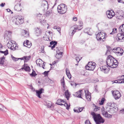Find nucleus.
<instances>
[{
    "label": "nucleus",
    "instance_id": "f257e3e1",
    "mask_svg": "<svg viewBox=\"0 0 124 124\" xmlns=\"http://www.w3.org/2000/svg\"><path fill=\"white\" fill-rule=\"evenodd\" d=\"M106 63L108 66L113 68L116 67L118 64L117 61L111 55H109L107 57Z\"/></svg>",
    "mask_w": 124,
    "mask_h": 124
},
{
    "label": "nucleus",
    "instance_id": "f03ea898",
    "mask_svg": "<svg viewBox=\"0 0 124 124\" xmlns=\"http://www.w3.org/2000/svg\"><path fill=\"white\" fill-rule=\"evenodd\" d=\"M91 114L93 116L96 124H100V123H103L104 122V120L103 119L100 114L95 113L93 112L91 113Z\"/></svg>",
    "mask_w": 124,
    "mask_h": 124
},
{
    "label": "nucleus",
    "instance_id": "7ed1b4c3",
    "mask_svg": "<svg viewBox=\"0 0 124 124\" xmlns=\"http://www.w3.org/2000/svg\"><path fill=\"white\" fill-rule=\"evenodd\" d=\"M57 9L58 13L62 14H64L66 12L67 8L66 5L62 3L58 6Z\"/></svg>",
    "mask_w": 124,
    "mask_h": 124
},
{
    "label": "nucleus",
    "instance_id": "20e7f679",
    "mask_svg": "<svg viewBox=\"0 0 124 124\" xmlns=\"http://www.w3.org/2000/svg\"><path fill=\"white\" fill-rule=\"evenodd\" d=\"M96 38L98 40L101 41L103 39H105L107 37L106 34L103 32H99L98 34H96Z\"/></svg>",
    "mask_w": 124,
    "mask_h": 124
},
{
    "label": "nucleus",
    "instance_id": "39448f33",
    "mask_svg": "<svg viewBox=\"0 0 124 124\" xmlns=\"http://www.w3.org/2000/svg\"><path fill=\"white\" fill-rule=\"evenodd\" d=\"M95 63L92 62H89L88 65L85 66V69L88 70L93 71L95 68L96 66L95 65Z\"/></svg>",
    "mask_w": 124,
    "mask_h": 124
},
{
    "label": "nucleus",
    "instance_id": "423d86ee",
    "mask_svg": "<svg viewBox=\"0 0 124 124\" xmlns=\"http://www.w3.org/2000/svg\"><path fill=\"white\" fill-rule=\"evenodd\" d=\"M15 24L17 25L22 24L24 22L23 18L22 16H17L16 17Z\"/></svg>",
    "mask_w": 124,
    "mask_h": 124
},
{
    "label": "nucleus",
    "instance_id": "0eeeda50",
    "mask_svg": "<svg viewBox=\"0 0 124 124\" xmlns=\"http://www.w3.org/2000/svg\"><path fill=\"white\" fill-rule=\"evenodd\" d=\"M111 92L113 97L116 100L118 99L121 97V94L118 91H112Z\"/></svg>",
    "mask_w": 124,
    "mask_h": 124
},
{
    "label": "nucleus",
    "instance_id": "6e6552de",
    "mask_svg": "<svg viewBox=\"0 0 124 124\" xmlns=\"http://www.w3.org/2000/svg\"><path fill=\"white\" fill-rule=\"evenodd\" d=\"M116 39L117 40L120 42L124 41V33H118L116 36Z\"/></svg>",
    "mask_w": 124,
    "mask_h": 124
},
{
    "label": "nucleus",
    "instance_id": "1a4fd4ad",
    "mask_svg": "<svg viewBox=\"0 0 124 124\" xmlns=\"http://www.w3.org/2000/svg\"><path fill=\"white\" fill-rule=\"evenodd\" d=\"M12 33V32L11 31H6L4 35V39H7V40H9L11 38Z\"/></svg>",
    "mask_w": 124,
    "mask_h": 124
},
{
    "label": "nucleus",
    "instance_id": "9d476101",
    "mask_svg": "<svg viewBox=\"0 0 124 124\" xmlns=\"http://www.w3.org/2000/svg\"><path fill=\"white\" fill-rule=\"evenodd\" d=\"M7 46L8 48H10V49L12 50H15L16 48V45L12 43L11 41H9L7 44Z\"/></svg>",
    "mask_w": 124,
    "mask_h": 124
},
{
    "label": "nucleus",
    "instance_id": "9b49d317",
    "mask_svg": "<svg viewBox=\"0 0 124 124\" xmlns=\"http://www.w3.org/2000/svg\"><path fill=\"white\" fill-rule=\"evenodd\" d=\"M100 69L101 71L106 74L108 73L110 70L109 68H108V67L106 66L101 67Z\"/></svg>",
    "mask_w": 124,
    "mask_h": 124
},
{
    "label": "nucleus",
    "instance_id": "f8f14e48",
    "mask_svg": "<svg viewBox=\"0 0 124 124\" xmlns=\"http://www.w3.org/2000/svg\"><path fill=\"white\" fill-rule=\"evenodd\" d=\"M41 6L43 7L44 10H47L48 8V4L47 1L43 0L41 3Z\"/></svg>",
    "mask_w": 124,
    "mask_h": 124
},
{
    "label": "nucleus",
    "instance_id": "ddd939ff",
    "mask_svg": "<svg viewBox=\"0 0 124 124\" xmlns=\"http://www.w3.org/2000/svg\"><path fill=\"white\" fill-rule=\"evenodd\" d=\"M85 96L86 98L88 101H91V94L90 93L89 91L87 89L85 90Z\"/></svg>",
    "mask_w": 124,
    "mask_h": 124
},
{
    "label": "nucleus",
    "instance_id": "4468645a",
    "mask_svg": "<svg viewBox=\"0 0 124 124\" xmlns=\"http://www.w3.org/2000/svg\"><path fill=\"white\" fill-rule=\"evenodd\" d=\"M117 16L119 19H122L124 17V13L123 11L122 10L119 11L116 13Z\"/></svg>",
    "mask_w": 124,
    "mask_h": 124
},
{
    "label": "nucleus",
    "instance_id": "2eb2a0df",
    "mask_svg": "<svg viewBox=\"0 0 124 124\" xmlns=\"http://www.w3.org/2000/svg\"><path fill=\"white\" fill-rule=\"evenodd\" d=\"M36 16H37L38 18L40 20V23H42L45 22L44 17H43L42 14H37Z\"/></svg>",
    "mask_w": 124,
    "mask_h": 124
},
{
    "label": "nucleus",
    "instance_id": "dca6fc26",
    "mask_svg": "<svg viewBox=\"0 0 124 124\" xmlns=\"http://www.w3.org/2000/svg\"><path fill=\"white\" fill-rule=\"evenodd\" d=\"M112 12L113 13H112L110 11H108L107 12L106 14L108 18H111L115 15V13L113 12V11Z\"/></svg>",
    "mask_w": 124,
    "mask_h": 124
},
{
    "label": "nucleus",
    "instance_id": "f3484780",
    "mask_svg": "<svg viewBox=\"0 0 124 124\" xmlns=\"http://www.w3.org/2000/svg\"><path fill=\"white\" fill-rule=\"evenodd\" d=\"M44 90L43 88H41L39 90H36V95L39 98H41L40 95L43 92Z\"/></svg>",
    "mask_w": 124,
    "mask_h": 124
},
{
    "label": "nucleus",
    "instance_id": "a211bd4d",
    "mask_svg": "<svg viewBox=\"0 0 124 124\" xmlns=\"http://www.w3.org/2000/svg\"><path fill=\"white\" fill-rule=\"evenodd\" d=\"M101 112L102 115L105 117L108 118H111L112 115L108 114L107 111H105L104 110L102 109Z\"/></svg>",
    "mask_w": 124,
    "mask_h": 124
},
{
    "label": "nucleus",
    "instance_id": "6ab92c4d",
    "mask_svg": "<svg viewBox=\"0 0 124 124\" xmlns=\"http://www.w3.org/2000/svg\"><path fill=\"white\" fill-rule=\"evenodd\" d=\"M60 50L58 48L56 52L57 53L55 55V57L56 58L58 59H59L61 58L62 56V52L61 51L59 52Z\"/></svg>",
    "mask_w": 124,
    "mask_h": 124
},
{
    "label": "nucleus",
    "instance_id": "aec40b11",
    "mask_svg": "<svg viewBox=\"0 0 124 124\" xmlns=\"http://www.w3.org/2000/svg\"><path fill=\"white\" fill-rule=\"evenodd\" d=\"M117 50H118V53L117 54H116L117 56H120L123 55L124 53V50L122 49L120 47H118Z\"/></svg>",
    "mask_w": 124,
    "mask_h": 124
},
{
    "label": "nucleus",
    "instance_id": "412c9836",
    "mask_svg": "<svg viewBox=\"0 0 124 124\" xmlns=\"http://www.w3.org/2000/svg\"><path fill=\"white\" fill-rule=\"evenodd\" d=\"M78 30V31L81 30V29H78V27H75L74 29L72 31H70L69 32V35L70 36H73L74 33L76 32V31Z\"/></svg>",
    "mask_w": 124,
    "mask_h": 124
},
{
    "label": "nucleus",
    "instance_id": "4be33fe9",
    "mask_svg": "<svg viewBox=\"0 0 124 124\" xmlns=\"http://www.w3.org/2000/svg\"><path fill=\"white\" fill-rule=\"evenodd\" d=\"M35 34L37 36H39L41 35V31L39 28H37L35 29Z\"/></svg>",
    "mask_w": 124,
    "mask_h": 124
},
{
    "label": "nucleus",
    "instance_id": "5701e85b",
    "mask_svg": "<svg viewBox=\"0 0 124 124\" xmlns=\"http://www.w3.org/2000/svg\"><path fill=\"white\" fill-rule=\"evenodd\" d=\"M23 45L24 46H26L28 48H30L31 45V44L29 41V40H26V42L24 41L23 43Z\"/></svg>",
    "mask_w": 124,
    "mask_h": 124
},
{
    "label": "nucleus",
    "instance_id": "b1692460",
    "mask_svg": "<svg viewBox=\"0 0 124 124\" xmlns=\"http://www.w3.org/2000/svg\"><path fill=\"white\" fill-rule=\"evenodd\" d=\"M82 91V90H79L78 91L76 92L73 94L75 97H78L82 98L81 95V92Z\"/></svg>",
    "mask_w": 124,
    "mask_h": 124
},
{
    "label": "nucleus",
    "instance_id": "393cba45",
    "mask_svg": "<svg viewBox=\"0 0 124 124\" xmlns=\"http://www.w3.org/2000/svg\"><path fill=\"white\" fill-rule=\"evenodd\" d=\"M22 33L23 34L25 37H29V34L28 31L24 30H23L22 31Z\"/></svg>",
    "mask_w": 124,
    "mask_h": 124
},
{
    "label": "nucleus",
    "instance_id": "a878e982",
    "mask_svg": "<svg viewBox=\"0 0 124 124\" xmlns=\"http://www.w3.org/2000/svg\"><path fill=\"white\" fill-rule=\"evenodd\" d=\"M65 94L66 97L67 98V100L69 99V98L70 96V94L68 92V90H67L65 92Z\"/></svg>",
    "mask_w": 124,
    "mask_h": 124
},
{
    "label": "nucleus",
    "instance_id": "bb28decb",
    "mask_svg": "<svg viewBox=\"0 0 124 124\" xmlns=\"http://www.w3.org/2000/svg\"><path fill=\"white\" fill-rule=\"evenodd\" d=\"M14 9L17 11H19L21 9L20 6L18 5H16L14 8Z\"/></svg>",
    "mask_w": 124,
    "mask_h": 124
},
{
    "label": "nucleus",
    "instance_id": "cd10ccee",
    "mask_svg": "<svg viewBox=\"0 0 124 124\" xmlns=\"http://www.w3.org/2000/svg\"><path fill=\"white\" fill-rule=\"evenodd\" d=\"M22 70H24L26 71H30L31 70L30 67L28 66H24L23 67L21 68Z\"/></svg>",
    "mask_w": 124,
    "mask_h": 124
},
{
    "label": "nucleus",
    "instance_id": "c85d7f7f",
    "mask_svg": "<svg viewBox=\"0 0 124 124\" xmlns=\"http://www.w3.org/2000/svg\"><path fill=\"white\" fill-rule=\"evenodd\" d=\"M119 31L124 32V24H123L121 26H120L119 28Z\"/></svg>",
    "mask_w": 124,
    "mask_h": 124
},
{
    "label": "nucleus",
    "instance_id": "c756f323",
    "mask_svg": "<svg viewBox=\"0 0 124 124\" xmlns=\"http://www.w3.org/2000/svg\"><path fill=\"white\" fill-rule=\"evenodd\" d=\"M61 84L62 85L63 88L65 89V83L64 79V77L61 80Z\"/></svg>",
    "mask_w": 124,
    "mask_h": 124
},
{
    "label": "nucleus",
    "instance_id": "7c9ffc66",
    "mask_svg": "<svg viewBox=\"0 0 124 124\" xmlns=\"http://www.w3.org/2000/svg\"><path fill=\"white\" fill-rule=\"evenodd\" d=\"M107 50L105 53V54L107 55L108 54L110 53L111 50L112 49L111 47L109 46H107Z\"/></svg>",
    "mask_w": 124,
    "mask_h": 124
},
{
    "label": "nucleus",
    "instance_id": "2f4dec72",
    "mask_svg": "<svg viewBox=\"0 0 124 124\" xmlns=\"http://www.w3.org/2000/svg\"><path fill=\"white\" fill-rule=\"evenodd\" d=\"M5 60V57L3 56L0 58V64L3 65L4 64V61Z\"/></svg>",
    "mask_w": 124,
    "mask_h": 124
},
{
    "label": "nucleus",
    "instance_id": "473e14b6",
    "mask_svg": "<svg viewBox=\"0 0 124 124\" xmlns=\"http://www.w3.org/2000/svg\"><path fill=\"white\" fill-rule=\"evenodd\" d=\"M61 101H62V99H59L57 101L56 104L60 105H63V104L61 103Z\"/></svg>",
    "mask_w": 124,
    "mask_h": 124
},
{
    "label": "nucleus",
    "instance_id": "72a5a7b5",
    "mask_svg": "<svg viewBox=\"0 0 124 124\" xmlns=\"http://www.w3.org/2000/svg\"><path fill=\"white\" fill-rule=\"evenodd\" d=\"M0 52L1 53L4 54L5 55H6L8 54V51L7 49L6 50L4 51H0Z\"/></svg>",
    "mask_w": 124,
    "mask_h": 124
},
{
    "label": "nucleus",
    "instance_id": "f704fd0d",
    "mask_svg": "<svg viewBox=\"0 0 124 124\" xmlns=\"http://www.w3.org/2000/svg\"><path fill=\"white\" fill-rule=\"evenodd\" d=\"M117 32V29L116 28L113 29L112 32L110 33V34H113Z\"/></svg>",
    "mask_w": 124,
    "mask_h": 124
},
{
    "label": "nucleus",
    "instance_id": "c9c22d12",
    "mask_svg": "<svg viewBox=\"0 0 124 124\" xmlns=\"http://www.w3.org/2000/svg\"><path fill=\"white\" fill-rule=\"evenodd\" d=\"M52 105V103L51 102H49L46 104V105L49 108L51 107Z\"/></svg>",
    "mask_w": 124,
    "mask_h": 124
},
{
    "label": "nucleus",
    "instance_id": "e433bc0d",
    "mask_svg": "<svg viewBox=\"0 0 124 124\" xmlns=\"http://www.w3.org/2000/svg\"><path fill=\"white\" fill-rule=\"evenodd\" d=\"M105 99L104 98H102L101 99V102L99 104L100 105H102L105 101Z\"/></svg>",
    "mask_w": 124,
    "mask_h": 124
},
{
    "label": "nucleus",
    "instance_id": "4c0bfd02",
    "mask_svg": "<svg viewBox=\"0 0 124 124\" xmlns=\"http://www.w3.org/2000/svg\"><path fill=\"white\" fill-rule=\"evenodd\" d=\"M64 105V106H66L67 107H66V109H69V108L70 107V106L69 105L68 106V104H67L66 102H65V103L63 104V105Z\"/></svg>",
    "mask_w": 124,
    "mask_h": 124
},
{
    "label": "nucleus",
    "instance_id": "58836bf2",
    "mask_svg": "<svg viewBox=\"0 0 124 124\" xmlns=\"http://www.w3.org/2000/svg\"><path fill=\"white\" fill-rule=\"evenodd\" d=\"M118 48V47L117 48H115L112 49V51L113 52L115 53L116 54H117L118 52V50H117V49Z\"/></svg>",
    "mask_w": 124,
    "mask_h": 124
},
{
    "label": "nucleus",
    "instance_id": "ea45409f",
    "mask_svg": "<svg viewBox=\"0 0 124 124\" xmlns=\"http://www.w3.org/2000/svg\"><path fill=\"white\" fill-rule=\"evenodd\" d=\"M31 76H35L37 75V74L36 73L35 71L33 70L32 73L30 74Z\"/></svg>",
    "mask_w": 124,
    "mask_h": 124
},
{
    "label": "nucleus",
    "instance_id": "a19ab883",
    "mask_svg": "<svg viewBox=\"0 0 124 124\" xmlns=\"http://www.w3.org/2000/svg\"><path fill=\"white\" fill-rule=\"evenodd\" d=\"M11 58L13 60L15 61H17L19 59L17 58H16L13 56L12 55L11 56Z\"/></svg>",
    "mask_w": 124,
    "mask_h": 124
},
{
    "label": "nucleus",
    "instance_id": "79ce46f5",
    "mask_svg": "<svg viewBox=\"0 0 124 124\" xmlns=\"http://www.w3.org/2000/svg\"><path fill=\"white\" fill-rule=\"evenodd\" d=\"M41 52L42 53H45V52L44 51V47L43 46H42L41 47Z\"/></svg>",
    "mask_w": 124,
    "mask_h": 124
},
{
    "label": "nucleus",
    "instance_id": "37998d69",
    "mask_svg": "<svg viewBox=\"0 0 124 124\" xmlns=\"http://www.w3.org/2000/svg\"><path fill=\"white\" fill-rule=\"evenodd\" d=\"M99 81V80L98 79L96 78V79H94L93 80L92 82L93 83H96L98 82Z\"/></svg>",
    "mask_w": 124,
    "mask_h": 124
},
{
    "label": "nucleus",
    "instance_id": "c03bdc74",
    "mask_svg": "<svg viewBox=\"0 0 124 124\" xmlns=\"http://www.w3.org/2000/svg\"><path fill=\"white\" fill-rule=\"evenodd\" d=\"M122 80H121V79L119 80V82H118L117 83H124V78Z\"/></svg>",
    "mask_w": 124,
    "mask_h": 124
},
{
    "label": "nucleus",
    "instance_id": "a18cd8bd",
    "mask_svg": "<svg viewBox=\"0 0 124 124\" xmlns=\"http://www.w3.org/2000/svg\"><path fill=\"white\" fill-rule=\"evenodd\" d=\"M84 107H82L81 108L79 107L78 109L79 112H80L81 111H82L83 109H84Z\"/></svg>",
    "mask_w": 124,
    "mask_h": 124
},
{
    "label": "nucleus",
    "instance_id": "49530a36",
    "mask_svg": "<svg viewBox=\"0 0 124 124\" xmlns=\"http://www.w3.org/2000/svg\"><path fill=\"white\" fill-rule=\"evenodd\" d=\"M39 60H36V63L37 64V65H38V66H39V67H41V65H40L41 64V63H38V62H39Z\"/></svg>",
    "mask_w": 124,
    "mask_h": 124
},
{
    "label": "nucleus",
    "instance_id": "de8ad7c7",
    "mask_svg": "<svg viewBox=\"0 0 124 124\" xmlns=\"http://www.w3.org/2000/svg\"><path fill=\"white\" fill-rule=\"evenodd\" d=\"M39 60H36V63L37 64V65H38V66H39V67H41V65H40L41 64V63H38V62H39Z\"/></svg>",
    "mask_w": 124,
    "mask_h": 124
},
{
    "label": "nucleus",
    "instance_id": "09e8293b",
    "mask_svg": "<svg viewBox=\"0 0 124 124\" xmlns=\"http://www.w3.org/2000/svg\"><path fill=\"white\" fill-rule=\"evenodd\" d=\"M27 56H24L23 57L19 58V59H20V60H24V59L25 60H26L27 59Z\"/></svg>",
    "mask_w": 124,
    "mask_h": 124
},
{
    "label": "nucleus",
    "instance_id": "8fccbe9b",
    "mask_svg": "<svg viewBox=\"0 0 124 124\" xmlns=\"http://www.w3.org/2000/svg\"><path fill=\"white\" fill-rule=\"evenodd\" d=\"M55 43L54 44V45H53V46H51V48L52 49H53V48L55 47V46L57 45V42H55V43Z\"/></svg>",
    "mask_w": 124,
    "mask_h": 124
},
{
    "label": "nucleus",
    "instance_id": "3c124183",
    "mask_svg": "<svg viewBox=\"0 0 124 124\" xmlns=\"http://www.w3.org/2000/svg\"><path fill=\"white\" fill-rule=\"evenodd\" d=\"M2 108H0V110H1L2 111H5V110H4V108L6 109V108L3 105L2 106Z\"/></svg>",
    "mask_w": 124,
    "mask_h": 124
},
{
    "label": "nucleus",
    "instance_id": "603ef678",
    "mask_svg": "<svg viewBox=\"0 0 124 124\" xmlns=\"http://www.w3.org/2000/svg\"><path fill=\"white\" fill-rule=\"evenodd\" d=\"M85 124H91L90 122V121L88 120H86L85 122Z\"/></svg>",
    "mask_w": 124,
    "mask_h": 124
},
{
    "label": "nucleus",
    "instance_id": "864d4df0",
    "mask_svg": "<svg viewBox=\"0 0 124 124\" xmlns=\"http://www.w3.org/2000/svg\"><path fill=\"white\" fill-rule=\"evenodd\" d=\"M49 71H45L43 73V74L45 76H46L48 74V73Z\"/></svg>",
    "mask_w": 124,
    "mask_h": 124
},
{
    "label": "nucleus",
    "instance_id": "5fc2aeb1",
    "mask_svg": "<svg viewBox=\"0 0 124 124\" xmlns=\"http://www.w3.org/2000/svg\"><path fill=\"white\" fill-rule=\"evenodd\" d=\"M57 42L55 41H52L50 42V45H54V44L55 43H55V42Z\"/></svg>",
    "mask_w": 124,
    "mask_h": 124
},
{
    "label": "nucleus",
    "instance_id": "6e6d98bb",
    "mask_svg": "<svg viewBox=\"0 0 124 124\" xmlns=\"http://www.w3.org/2000/svg\"><path fill=\"white\" fill-rule=\"evenodd\" d=\"M65 70L66 74H69V73H70V72L68 69L67 68H66Z\"/></svg>",
    "mask_w": 124,
    "mask_h": 124
},
{
    "label": "nucleus",
    "instance_id": "4d7b16f0",
    "mask_svg": "<svg viewBox=\"0 0 124 124\" xmlns=\"http://www.w3.org/2000/svg\"><path fill=\"white\" fill-rule=\"evenodd\" d=\"M76 61L78 62L80 60V59L78 57H77L76 59Z\"/></svg>",
    "mask_w": 124,
    "mask_h": 124
},
{
    "label": "nucleus",
    "instance_id": "13d9d810",
    "mask_svg": "<svg viewBox=\"0 0 124 124\" xmlns=\"http://www.w3.org/2000/svg\"><path fill=\"white\" fill-rule=\"evenodd\" d=\"M57 31L60 33H61V28L59 27V26H58V27L57 29Z\"/></svg>",
    "mask_w": 124,
    "mask_h": 124
},
{
    "label": "nucleus",
    "instance_id": "bf43d9fd",
    "mask_svg": "<svg viewBox=\"0 0 124 124\" xmlns=\"http://www.w3.org/2000/svg\"><path fill=\"white\" fill-rule=\"evenodd\" d=\"M115 103L114 102H112L111 105V107L112 108H114L115 107Z\"/></svg>",
    "mask_w": 124,
    "mask_h": 124
},
{
    "label": "nucleus",
    "instance_id": "052dcab7",
    "mask_svg": "<svg viewBox=\"0 0 124 124\" xmlns=\"http://www.w3.org/2000/svg\"><path fill=\"white\" fill-rule=\"evenodd\" d=\"M95 108L94 109V111H97V110H99V109L100 107H97L95 106Z\"/></svg>",
    "mask_w": 124,
    "mask_h": 124
},
{
    "label": "nucleus",
    "instance_id": "680f3d73",
    "mask_svg": "<svg viewBox=\"0 0 124 124\" xmlns=\"http://www.w3.org/2000/svg\"><path fill=\"white\" fill-rule=\"evenodd\" d=\"M118 2L124 3V0H117Z\"/></svg>",
    "mask_w": 124,
    "mask_h": 124
},
{
    "label": "nucleus",
    "instance_id": "e2e57ef3",
    "mask_svg": "<svg viewBox=\"0 0 124 124\" xmlns=\"http://www.w3.org/2000/svg\"><path fill=\"white\" fill-rule=\"evenodd\" d=\"M112 102H108V103L107 104L108 106L111 107V105Z\"/></svg>",
    "mask_w": 124,
    "mask_h": 124
},
{
    "label": "nucleus",
    "instance_id": "0e129e2a",
    "mask_svg": "<svg viewBox=\"0 0 124 124\" xmlns=\"http://www.w3.org/2000/svg\"><path fill=\"white\" fill-rule=\"evenodd\" d=\"M67 75L68 77L69 78H71V75L70 73H69V74H67Z\"/></svg>",
    "mask_w": 124,
    "mask_h": 124
},
{
    "label": "nucleus",
    "instance_id": "69168bd1",
    "mask_svg": "<svg viewBox=\"0 0 124 124\" xmlns=\"http://www.w3.org/2000/svg\"><path fill=\"white\" fill-rule=\"evenodd\" d=\"M45 63H46L45 62H44L42 64V67L43 69H44V67L45 66Z\"/></svg>",
    "mask_w": 124,
    "mask_h": 124
},
{
    "label": "nucleus",
    "instance_id": "338daca9",
    "mask_svg": "<svg viewBox=\"0 0 124 124\" xmlns=\"http://www.w3.org/2000/svg\"><path fill=\"white\" fill-rule=\"evenodd\" d=\"M5 4V3H2L1 4H0V6L1 7H3L4 6Z\"/></svg>",
    "mask_w": 124,
    "mask_h": 124
},
{
    "label": "nucleus",
    "instance_id": "774afa93",
    "mask_svg": "<svg viewBox=\"0 0 124 124\" xmlns=\"http://www.w3.org/2000/svg\"><path fill=\"white\" fill-rule=\"evenodd\" d=\"M73 19L75 21H76L77 20V18L76 17H74L73 18Z\"/></svg>",
    "mask_w": 124,
    "mask_h": 124
}]
</instances>
